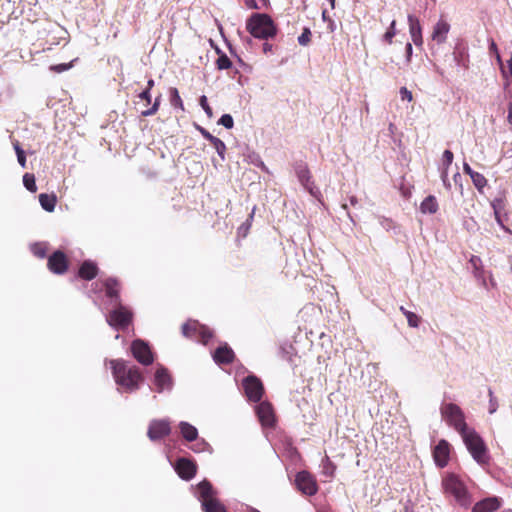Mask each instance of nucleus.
Instances as JSON below:
<instances>
[{"instance_id": "obj_13", "label": "nucleus", "mask_w": 512, "mask_h": 512, "mask_svg": "<svg viewBox=\"0 0 512 512\" xmlns=\"http://www.w3.org/2000/svg\"><path fill=\"white\" fill-rule=\"evenodd\" d=\"M69 261L64 252L58 250L49 256L47 266L55 274H64L68 270Z\"/></svg>"}, {"instance_id": "obj_49", "label": "nucleus", "mask_w": 512, "mask_h": 512, "mask_svg": "<svg viewBox=\"0 0 512 512\" xmlns=\"http://www.w3.org/2000/svg\"><path fill=\"white\" fill-rule=\"evenodd\" d=\"M489 396H490V413H494L497 409V403L496 400L493 398V392L491 389H489Z\"/></svg>"}, {"instance_id": "obj_45", "label": "nucleus", "mask_w": 512, "mask_h": 512, "mask_svg": "<svg viewBox=\"0 0 512 512\" xmlns=\"http://www.w3.org/2000/svg\"><path fill=\"white\" fill-rule=\"evenodd\" d=\"M400 95L402 100H407L408 102L413 100L412 92L409 91L406 87L400 88Z\"/></svg>"}, {"instance_id": "obj_32", "label": "nucleus", "mask_w": 512, "mask_h": 512, "mask_svg": "<svg viewBox=\"0 0 512 512\" xmlns=\"http://www.w3.org/2000/svg\"><path fill=\"white\" fill-rule=\"evenodd\" d=\"M248 9L262 10L268 7L269 0H243Z\"/></svg>"}, {"instance_id": "obj_30", "label": "nucleus", "mask_w": 512, "mask_h": 512, "mask_svg": "<svg viewBox=\"0 0 512 512\" xmlns=\"http://www.w3.org/2000/svg\"><path fill=\"white\" fill-rule=\"evenodd\" d=\"M169 94H170V103H171V105L174 108H179V109H181L183 111L184 110V105H183V101H182V99L180 97L178 89L175 88V87L170 88Z\"/></svg>"}, {"instance_id": "obj_34", "label": "nucleus", "mask_w": 512, "mask_h": 512, "mask_svg": "<svg viewBox=\"0 0 512 512\" xmlns=\"http://www.w3.org/2000/svg\"><path fill=\"white\" fill-rule=\"evenodd\" d=\"M232 62L226 54H221L216 60V67L219 70H226L231 68Z\"/></svg>"}, {"instance_id": "obj_16", "label": "nucleus", "mask_w": 512, "mask_h": 512, "mask_svg": "<svg viewBox=\"0 0 512 512\" xmlns=\"http://www.w3.org/2000/svg\"><path fill=\"white\" fill-rule=\"evenodd\" d=\"M256 412L263 426L272 427L275 423L274 409L269 402H261Z\"/></svg>"}, {"instance_id": "obj_54", "label": "nucleus", "mask_w": 512, "mask_h": 512, "mask_svg": "<svg viewBox=\"0 0 512 512\" xmlns=\"http://www.w3.org/2000/svg\"><path fill=\"white\" fill-rule=\"evenodd\" d=\"M508 122L512 125V102L509 103L508 107Z\"/></svg>"}, {"instance_id": "obj_28", "label": "nucleus", "mask_w": 512, "mask_h": 512, "mask_svg": "<svg viewBox=\"0 0 512 512\" xmlns=\"http://www.w3.org/2000/svg\"><path fill=\"white\" fill-rule=\"evenodd\" d=\"M469 262H470V264L473 267L474 276L476 278L482 279L483 285L486 286L487 283H486V280L484 278V270H483V267H482V260H481V258L476 256V255H472L470 260H469Z\"/></svg>"}, {"instance_id": "obj_1", "label": "nucleus", "mask_w": 512, "mask_h": 512, "mask_svg": "<svg viewBox=\"0 0 512 512\" xmlns=\"http://www.w3.org/2000/svg\"><path fill=\"white\" fill-rule=\"evenodd\" d=\"M110 366L115 382L125 391L132 392L139 388L143 375L137 366H128L122 359L111 360Z\"/></svg>"}, {"instance_id": "obj_52", "label": "nucleus", "mask_w": 512, "mask_h": 512, "mask_svg": "<svg viewBox=\"0 0 512 512\" xmlns=\"http://www.w3.org/2000/svg\"><path fill=\"white\" fill-rule=\"evenodd\" d=\"M405 50H406L407 62H410L411 61V56H412V51H413L412 44L411 43H407L406 47H405Z\"/></svg>"}, {"instance_id": "obj_3", "label": "nucleus", "mask_w": 512, "mask_h": 512, "mask_svg": "<svg viewBox=\"0 0 512 512\" xmlns=\"http://www.w3.org/2000/svg\"><path fill=\"white\" fill-rule=\"evenodd\" d=\"M473 459L481 465L488 464L490 457L488 448L482 437L474 430L467 429L460 434Z\"/></svg>"}, {"instance_id": "obj_56", "label": "nucleus", "mask_w": 512, "mask_h": 512, "mask_svg": "<svg viewBox=\"0 0 512 512\" xmlns=\"http://www.w3.org/2000/svg\"><path fill=\"white\" fill-rule=\"evenodd\" d=\"M490 50L495 52L497 54V57L499 58L497 45L493 40L491 41V44H490Z\"/></svg>"}, {"instance_id": "obj_29", "label": "nucleus", "mask_w": 512, "mask_h": 512, "mask_svg": "<svg viewBox=\"0 0 512 512\" xmlns=\"http://www.w3.org/2000/svg\"><path fill=\"white\" fill-rule=\"evenodd\" d=\"M470 178L472 180L473 185L478 190V192L480 194H483L484 188L488 184L486 177L479 172H475Z\"/></svg>"}, {"instance_id": "obj_25", "label": "nucleus", "mask_w": 512, "mask_h": 512, "mask_svg": "<svg viewBox=\"0 0 512 512\" xmlns=\"http://www.w3.org/2000/svg\"><path fill=\"white\" fill-rule=\"evenodd\" d=\"M438 209L437 199L433 195L427 196L420 204V211L423 214H435Z\"/></svg>"}, {"instance_id": "obj_24", "label": "nucleus", "mask_w": 512, "mask_h": 512, "mask_svg": "<svg viewBox=\"0 0 512 512\" xmlns=\"http://www.w3.org/2000/svg\"><path fill=\"white\" fill-rule=\"evenodd\" d=\"M155 385L157 391L162 392L164 389H170L172 386L171 376L166 368H158L155 372Z\"/></svg>"}, {"instance_id": "obj_12", "label": "nucleus", "mask_w": 512, "mask_h": 512, "mask_svg": "<svg viewBox=\"0 0 512 512\" xmlns=\"http://www.w3.org/2000/svg\"><path fill=\"white\" fill-rule=\"evenodd\" d=\"M171 433V424L169 420H152L149 424L147 436L151 441H157L165 438Z\"/></svg>"}, {"instance_id": "obj_38", "label": "nucleus", "mask_w": 512, "mask_h": 512, "mask_svg": "<svg viewBox=\"0 0 512 512\" xmlns=\"http://www.w3.org/2000/svg\"><path fill=\"white\" fill-rule=\"evenodd\" d=\"M311 31L309 28L305 27L301 33V35L298 37V43L301 46H307L311 42Z\"/></svg>"}, {"instance_id": "obj_53", "label": "nucleus", "mask_w": 512, "mask_h": 512, "mask_svg": "<svg viewBox=\"0 0 512 512\" xmlns=\"http://www.w3.org/2000/svg\"><path fill=\"white\" fill-rule=\"evenodd\" d=\"M463 171L465 174L469 175L470 177L476 172L466 162L463 164Z\"/></svg>"}, {"instance_id": "obj_57", "label": "nucleus", "mask_w": 512, "mask_h": 512, "mask_svg": "<svg viewBox=\"0 0 512 512\" xmlns=\"http://www.w3.org/2000/svg\"><path fill=\"white\" fill-rule=\"evenodd\" d=\"M13 146H14V149H15V152H16V154H17V155H18V152H19V151H23V149L20 147V145H19V142H18V141H16V142L13 144Z\"/></svg>"}, {"instance_id": "obj_36", "label": "nucleus", "mask_w": 512, "mask_h": 512, "mask_svg": "<svg viewBox=\"0 0 512 512\" xmlns=\"http://www.w3.org/2000/svg\"><path fill=\"white\" fill-rule=\"evenodd\" d=\"M210 143L215 148V150L218 153V155L222 159H224V154L226 152V145H225V143L221 139H219L217 137H215Z\"/></svg>"}, {"instance_id": "obj_18", "label": "nucleus", "mask_w": 512, "mask_h": 512, "mask_svg": "<svg viewBox=\"0 0 512 512\" xmlns=\"http://www.w3.org/2000/svg\"><path fill=\"white\" fill-rule=\"evenodd\" d=\"M297 176L301 184L311 195L314 197H319L321 195L319 189L314 185V182L311 181V174L307 167H300L297 170Z\"/></svg>"}, {"instance_id": "obj_5", "label": "nucleus", "mask_w": 512, "mask_h": 512, "mask_svg": "<svg viewBox=\"0 0 512 512\" xmlns=\"http://www.w3.org/2000/svg\"><path fill=\"white\" fill-rule=\"evenodd\" d=\"M197 489L204 512H227L224 505L216 498V491L208 480L201 481Z\"/></svg>"}, {"instance_id": "obj_37", "label": "nucleus", "mask_w": 512, "mask_h": 512, "mask_svg": "<svg viewBox=\"0 0 512 512\" xmlns=\"http://www.w3.org/2000/svg\"><path fill=\"white\" fill-rule=\"evenodd\" d=\"M160 100H161V96L156 97L153 105L150 108L143 110L141 112V115L143 117L155 115L159 110Z\"/></svg>"}, {"instance_id": "obj_59", "label": "nucleus", "mask_w": 512, "mask_h": 512, "mask_svg": "<svg viewBox=\"0 0 512 512\" xmlns=\"http://www.w3.org/2000/svg\"><path fill=\"white\" fill-rule=\"evenodd\" d=\"M350 203H351V205H356L357 204V198L355 196L350 197Z\"/></svg>"}, {"instance_id": "obj_58", "label": "nucleus", "mask_w": 512, "mask_h": 512, "mask_svg": "<svg viewBox=\"0 0 512 512\" xmlns=\"http://www.w3.org/2000/svg\"><path fill=\"white\" fill-rule=\"evenodd\" d=\"M272 49V45L271 44H268V43H264L263 45V50L264 52L266 53L267 51H271Z\"/></svg>"}, {"instance_id": "obj_19", "label": "nucleus", "mask_w": 512, "mask_h": 512, "mask_svg": "<svg viewBox=\"0 0 512 512\" xmlns=\"http://www.w3.org/2000/svg\"><path fill=\"white\" fill-rule=\"evenodd\" d=\"M408 24H409V33L413 43L416 46H422L423 37H422V27L419 19L414 15H408Z\"/></svg>"}, {"instance_id": "obj_51", "label": "nucleus", "mask_w": 512, "mask_h": 512, "mask_svg": "<svg viewBox=\"0 0 512 512\" xmlns=\"http://www.w3.org/2000/svg\"><path fill=\"white\" fill-rule=\"evenodd\" d=\"M17 160L19 164L25 168L26 167V156L24 151H19L17 155Z\"/></svg>"}, {"instance_id": "obj_61", "label": "nucleus", "mask_w": 512, "mask_h": 512, "mask_svg": "<svg viewBox=\"0 0 512 512\" xmlns=\"http://www.w3.org/2000/svg\"><path fill=\"white\" fill-rule=\"evenodd\" d=\"M336 0H329L331 8L334 9Z\"/></svg>"}, {"instance_id": "obj_48", "label": "nucleus", "mask_w": 512, "mask_h": 512, "mask_svg": "<svg viewBox=\"0 0 512 512\" xmlns=\"http://www.w3.org/2000/svg\"><path fill=\"white\" fill-rule=\"evenodd\" d=\"M139 98L141 100H144L146 101L147 105H149L151 103V93L148 91V90H143L140 94H139Z\"/></svg>"}, {"instance_id": "obj_6", "label": "nucleus", "mask_w": 512, "mask_h": 512, "mask_svg": "<svg viewBox=\"0 0 512 512\" xmlns=\"http://www.w3.org/2000/svg\"><path fill=\"white\" fill-rule=\"evenodd\" d=\"M442 418L460 434L469 429L465 422L462 409L454 403H445L441 406Z\"/></svg>"}, {"instance_id": "obj_20", "label": "nucleus", "mask_w": 512, "mask_h": 512, "mask_svg": "<svg viewBox=\"0 0 512 512\" xmlns=\"http://www.w3.org/2000/svg\"><path fill=\"white\" fill-rule=\"evenodd\" d=\"M213 359L217 364H231L235 359V353L227 344H224L214 351Z\"/></svg>"}, {"instance_id": "obj_9", "label": "nucleus", "mask_w": 512, "mask_h": 512, "mask_svg": "<svg viewBox=\"0 0 512 512\" xmlns=\"http://www.w3.org/2000/svg\"><path fill=\"white\" fill-rule=\"evenodd\" d=\"M242 386L246 397L251 402H259L264 394V386L262 381L255 375H249L242 381Z\"/></svg>"}, {"instance_id": "obj_23", "label": "nucleus", "mask_w": 512, "mask_h": 512, "mask_svg": "<svg viewBox=\"0 0 512 512\" xmlns=\"http://www.w3.org/2000/svg\"><path fill=\"white\" fill-rule=\"evenodd\" d=\"M449 30V23L443 19H440L433 27L432 40L436 41L438 44L444 43L447 39Z\"/></svg>"}, {"instance_id": "obj_33", "label": "nucleus", "mask_w": 512, "mask_h": 512, "mask_svg": "<svg viewBox=\"0 0 512 512\" xmlns=\"http://www.w3.org/2000/svg\"><path fill=\"white\" fill-rule=\"evenodd\" d=\"M23 184L28 191L33 192V193L37 191L34 174H31V173L24 174Z\"/></svg>"}, {"instance_id": "obj_41", "label": "nucleus", "mask_w": 512, "mask_h": 512, "mask_svg": "<svg viewBox=\"0 0 512 512\" xmlns=\"http://www.w3.org/2000/svg\"><path fill=\"white\" fill-rule=\"evenodd\" d=\"M218 123L220 125H223L227 129L233 128V125H234L233 118L230 114L222 115L221 118L219 119Z\"/></svg>"}, {"instance_id": "obj_47", "label": "nucleus", "mask_w": 512, "mask_h": 512, "mask_svg": "<svg viewBox=\"0 0 512 512\" xmlns=\"http://www.w3.org/2000/svg\"><path fill=\"white\" fill-rule=\"evenodd\" d=\"M441 179H442V182H443V185L445 186V188L447 189H450L451 188V184L448 180V172L446 171V169H442L441 171Z\"/></svg>"}, {"instance_id": "obj_21", "label": "nucleus", "mask_w": 512, "mask_h": 512, "mask_svg": "<svg viewBox=\"0 0 512 512\" xmlns=\"http://www.w3.org/2000/svg\"><path fill=\"white\" fill-rule=\"evenodd\" d=\"M99 272L97 264L91 260H85L79 267L78 277L83 280H93Z\"/></svg>"}, {"instance_id": "obj_64", "label": "nucleus", "mask_w": 512, "mask_h": 512, "mask_svg": "<svg viewBox=\"0 0 512 512\" xmlns=\"http://www.w3.org/2000/svg\"><path fill=\"white\" fill-rule=\"evenodd\" d=\"M250 512H260V511H258V510H256V509H251V511H250Z\"/></svg>"}, {"instance_id": "obj_10", "label": "nucleus", "mask_w": 512, "mask_h": 512, "mask_svg": "<svg viewBox=\"0 0 512 512\" xmlns=\"http://www.w3.org/2000/svg\"><path fill=\"white\" fill-rule=\"evenodd\" d=\"M131 352L133 357L142 365L148 366L154 361L150 346L141 339H136L131 343Z\"/></svg>"}, {"instance_id": "obj_4", "label": "nucleus", "mask_w": 512, "mask_h": 512, "mask_svg": "<svg viewBox=\"0 0 512 512\" xmlns=\"http://www.w3.org/2000/svg\"><path fill=\"white\" fill-rule=\"evenodd\" d=\"M445 492L451 494L456 502L464 507L471 503V498L464 482L455 474H447L442 481Z\"/></svg>"}, {"instance_id": "obj_14", "label": "nucleus", "mask_w": 512, "mask_h": 512, "mask_svg": "<svg viewBox=\"0 0 512 512\" xmlns=\"http://www.w3.org/2000/svg\"><path fill=\"white\" fill-rule=\"evenodd\" d=\"M175 470L181 479L188 481L196 475L197 465L190 459L179 458L176 461Z\"/></svg>"}, {"instance_id": "obj_43", "label": "nucleus", "mask_w": 512, "mask_h": 512, "mask_svg": "<svg viewBox=\"0 0 512 512\" xmlns=\"http://www.w3.org/2000/svg\"><path fill=\"white\" fill-rule=\"evenodd\" d=\"M32 251L38 258H44L46 255V247L43 244L33 245Z\"/></svg>"}, {"instance_id": "obj_60", "label": "nucleus", "mask_w": 512, "mask_h": 512, "mask_svg": "<svg viewBox=\"0 0 512 512\" xmlns=\"http://www.w3.org/2000/svg\"><path fill=\"white\" fill-rule=\"evenodd\" d=\"M453 178H454V181H455V182H457V180H459V178H461L460 173H458V172H457V173L454 175V177H453Z\"/></svg>"}, {"instance_id": "obj_42", "label": "nucleus", "mask_w": 512, "mask_h": 512, "mask_svg": "<svg viewBox=\"0 0 512 512\" xmlns=\"http://www.w3.org/2000/svg\"><path fill=\"white\" fill-rule=\"evenodd\" d=\"M336 466L327 458V463L323 467V473L329 477H334Z\"/></svg>"}, {"instance_id": "obj_15", "label": "nucleus", "mask_w": 512, "mask_h": 512, "mask_svg": "<svg viewBox=\"0 0 512 512\" xmlns=\"http://www.w3.org/2000/svg\"><path fill=\"white\" fill-rule=\"evenodd\" d=\"M450 448V444L444 439L440 440L434 447L433 458L438 467L444 468L447 466L450 458Z\"/></svg>"}, {"instance_id": "obj_22", "label": "nucleus", "mask_w": 512, "mask_h": 512, "mask_svg": "<svg viewBox=\"0 0 512 512\" xmlns=\"http://www.w3.org/2000/svg\"><path fill=\"white\" fill-rule=\"evenodd\" d=\"M500 505V500L497 497H488L477 502L473 506L472 512H495Z\"/></svg>"}, {"instance_id": "obj_40", "label": "nucleus", "mask_w": 512, "mask_h": 512, "mask_svg": "<svg viewBox=\"0 0 512 512\" xmlns=\"http://www.w3.org/2000/svg\"><path fill=\"white\" fill-rule=\"evenodd\" d=\"M199 103H200V106L205 111V113L207 114V116L209 118H212L213 117V111H212V108L210 107V105L208 104V100H207V97L205 95L200 97Z\"/></svg>"}, {"instance_id": "obj_27", "label": "nucleus", "mask_w": 512, "mask_h": 512, "mask_svg": "<svg viewBox=\"0 0 512 512\" xmlns=\"http://www.w3.org/2000/svg\"><path fill=\"white\" fill-rule=\"evenodd\" d=\"M41 207L47 212H53L57 203V197L54 194L42 193L39 195Z\"/></svg>"}, {"instance_id": "obj_63", "label": "nucleus", "mask_w": 512, "mask_h": 512, "mask_svg": "<svg viewBox=\"0 0 512 512\" xmlns=\"http://www.w3.org/2000/svg\"><path fill=\"white\" fill-rule=\"evenodd\" d=\"M192 450L195 451V452H199L201 449L200 448H196V447H192Z\"/></svg>"}, {"instance_id": "obj_26", "label": "nucleus", "mask_w": 512, "mask_h": 512, "mask_svg": "<svg viewBox=\"0 0 512 512\" xmlns=\"http://www.w3.org/2000/svg\"><path fill=\"white\" fill-rule=\"evenodd\" d=\"M179 428H180V432L185 440L192 442L197 439L198 431L190 423L182 421L179 424Z\"/></svg>"}, {"instance_id": "obj_17", "label": "nucleus", "mask_w": 512, "mask_h": 512, "mask_svg": "<svg viewBox=\"0 0 512 512\" xmlns=\"http://www.w3.org/2000/svg\"><path fill=\"white\" fill-rule=\"evenodd\" d=\"M103 286L105 289V294L108 298H110L115 305L121 304L120 290L121 284L120 282L113 277H109L104 280Z\"/></svg>"}, {"instance_id": "obj_50", "label": "nucleus", "mask_w": 512, "mask_h": 512, "mask_svg": "<svg viewBox=\"0 0 512 512\" xmlns=\"http://www.w3.org/2000/svg\"><path fill=\"white\" fill-rule=\"evenodd\" d=\"M493 208H494V215H495V220L497 221V223L505 230H507V228L505 227V225L503 224V221L501 219V216H500V213L498 211V209L495 207V205L493 204Z\"/></svg>"}, {"instance_id": "obj_39", "label": "nucleus", "mask_w": 512, "mask_h": 512, "mask_svg": "<svg viewBox=\"0 0 512 512\" xmlns=\"http://www.w3.org/2000/svg\"><path fill=\"white\" fill-rule=\"evenodd\" d=\"M453 159H454V155H453L452 151L445 150L443 152V157H442L443 169H446L447 172H448L449 166L453 162Z\"/></svg>"}, {"instance_id": "obj_35", "label": "nucleus", "mask_w": 512, "mask_h": 512, "mask_svg": "<svg viewBox=\"0 0 512 512\" xmlns=\"http://www.w3.org/2000/svg\"><path fill=\"white\" fill-rule=\"evenodd\" d=\"M396 35V21L393 20L388 28V30L383 35V40L387 44H392L393 38Z\"/></svg>"}, {"instance_id": "obj_44", "label": "nucleus", "mask_w": 512, "mask_h": 512, "mask_svg": "<svg viewBox=\"0 0 512 512\" xmlns=\"http://www.w3.org/2000/svg\"><path fill=\"white\" fill-rule=\"evenodd\" d=\"M71 64H66V63H63V64H58V65H52L50 66V70L53 71V72H56V73H62L68 69L71 68Z\"/></svg>"}, {"instance_id": "obj_2", "label": "nucleus", "mask_w": 512, "mask_h": 512, "mask_svg": "<svg viewBox=\"0 0 512 512\" xmlns=\"http://www.w3.org/2000/svg\"><path fill=\"white\" fill-rule=\"evenodd\" d=\"M247 31L255 38L268 39L277 33V28L268 14L255 13L247 20Z\"/></svg>"}, {"instance_id": "obj_8", "label": "nucleus", "mask_w": 512, "mask_h": 512, "mask_svg": "<svg viewBox=\"0 0 512 512\" xmlns=\"http://www.w3.org/2000/svg\"><path fill=\"white\" fill-rule=\"evenodd\" d=\"M182 334L190 339L198 340L207 344L212 338V331L197 320H189L182 325Z\"/></svg>"}, {"instance_id": "obj_11", "label": "nucleus", "mask_w": 512, "mask_h": 512, "mask_svg": "<svg viewBox=\"0 0 512 512\" xmlns=\"http://www.w3.org/2000/svg\"><path fill=\"white\" fill-rule=\"evenodd\" d=\"M295 484L299 491L308 496L315 495L318 491L316 479L307 471L297 473Z\"/></svg>"}, {"instance_id": "obj_46", "label": "nucleus", "mask_w": 512, "mask_h": 512, "mask_svg": "<svg viewBox=\"0 0 512 512\" xmlns=\"http://www.w3.org/2000/svg\"><path fill=\"white\" fill-rule=\"evenodd\" d=\"M201 135L207 139L209 142H211L215 136H213L209 131H207L205 128L198 126L197 127Z\"/></svg>"}, {"instance_id": "obj_62", "label": "nucleus", "mask_w": 512, "mask_h": 512, "mask_svg": "<svg viewBox=\"0 0 512 512\" xmlns=\"http://www.w3.org/2000/svg\"><path fill=\"white\" fill-rule=\"evenodd\" d=\"M490 284L494 287L496 285V283L494 282L493 278L491 277L490 279Z\"/></svg>"}, {"instance_id": "obj_55", "label": "nucleus", "mask_w": 512, "mask_h": 512, "mask_svg": "<svg viewBox=\"0 0 512 512\" xmlns=\"http://www.w3.org/2000/svg\"><path fill=\"white\" fill-rule=\"evenodd\" d=\"M154 84H155L154 80L153 79H149L147 81V86H146V88L144 90H148L150 92L151 89L154 87Z\"/></svg>"}, {"instance_id": "obj_7", "label": "nucleus", "mask_w": 512, "mask_h": 512, "mask_svg": "<svg viewBox=\"0 0 512 512\" xmlns=\"http://www.w3.org/2000/svg\"><path fill=\"white\" fill-rule=\"evenodd\" d=\"M106 321L115 330H125L133 321V312L122 304L115 305L107 315Z\"/></svg>"}, {"instance_id": "obj_31", "label": "nucleus", "mask_w": 512, "mask_h": 512, "mask_svg": "<svg viewBox=\"0 0 512 512\" xmlns=\"http://www.w3.org/2000/svg\"><path fill=\"white\" fill-rule=\"evenodd\" d=\"M400 311L405 315L409 326L414 327V328L419 326L420 317L417 314H415L411 311H408L403 306L400 307Z\"/></svg>"}]
</instances>
